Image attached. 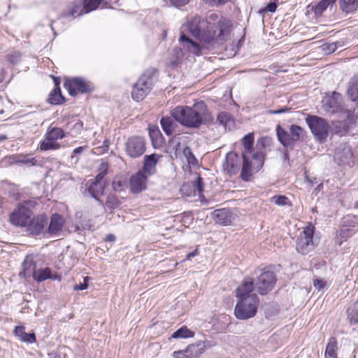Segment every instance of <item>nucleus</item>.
<instances>
[{
    "instance_id": "1",
    "label": "nucleus",
    "mask_w": 358,
    "mask_h": 358,
    "mask_svg": "<svg viewBox=\"0 0 358 358\" xmlns=\"http://www.w3.org/2000/svg\"><path fill=\"white\" fill-rule=\"evenodd\" d=\"M231 26L230 20L222 18L218 21L215 29L210 27V30L208 22L200 17L192 18L186 24L187 30L193 37L206 44H210L213 41L217 42L226 41Z\"/></svg>"
},
{
    "instance_id": "2",
    "label": "nucleus",
    "mask_w": 358,
    "mask_h": 358,
    "mask_svg": "<svg viewBox=\"0 0 358 358\" xmlns=\"http://www.w3.org/2000/svg\"><path fill=\"white\" fill-rule=\"evenodd\" d=\"M171 114L178 122L189 128H198L213 121V117L203 101L196 103L192 107L176 106L171 110Z\"/></svg>"
},
{
    "instance_id": "3",
    "label": "nucleus",
    "mask_w": 358,
    "mask_h": 358,
    "mask_svg": "<svg viewBox=\"0 0 358 358\" xmlns=\"http://www.w3.org/2000/svg\"><path fill=\"white\" fill-rule=\"evenodd\" d=\"M243 150L242 152L243 166L241 178L245 181H249L252 175L262 167L264 164V154L262 151L253 149L254 134L249 133L243 139Z\"/></svg>"
},
{
    "instance_id": "4",
    "label": "nucleus",
    "mask_w": 358,
    "mask_h": 358,
    "mask_svg": "<svg viewBox=\"0 0 358 358\" xmlns=\"http://www.w3.org/2000/svg\"><path fill=\"white\" fill-rule=\"evenodd\" d=\"M179 43L180 48L173 49L168 59L167 64L169 66L175 67L178 66L187 53L194 55H199L200 54L201 48L199 45L185 34L180 35Z\"/></svg>"
},
{
    "instance_id": "5",
    "label": "nucleus",
    "mask_w": 358,
    "mask_h": 358,
    "mask_svg": "<svg viewBox=\"0 0 358 358\" xmlns=\"http://www.w3.org/2000/svg\"><path fill=\"white\" fill-rule=\"evenodd\" d=\"M259 298L257 294H249L248 297L239 299L234 309V314L239 320L253 317L257 312Z\"/></svg>"
},
{
    "instance_id": "6",
    "label": "nucleus",
    "mask_w": 358,
    "mask_h": 358,
    "mask_svg": "<svg viewBox=\"0 0 358 358\" xmlns=\"http://www.w3.org/2000/svg\"><path fill=\"white\" fill-rule=\"evenodd\" d=\"M154 69L146 70L134 85L131 96L136 101H142L150 92L154 83Z\"/></svg>"
},
{
    "instance_id": "7",
    "label": "nucleus",
    "mask_w": 358,
    "mask_h": 358,
    "mask_svg": "<svg viewBox=\"0 0 358 358\" xmlns=\"http://www.w3.org/2000/svg\"><path fill=\"white\" fill-rule=\"evenodd\" d=\"M306 120L315 138L320 142L324 141L330 129L327 120L315 115L308 116Z\"/></svg>"
},
{
    "instance_id": "8",
    "label": "nucleus",
    "mask_w": 358,
    "mask_h": 358,
    "mask_svg": "<svg viewBox=\"0 0 358 358\" xmlns=\"http://www.w3.org/2000/svg\"><path fill=\"white\" fill-rule=\"evenodd\" d=\"M313 234L314 227L313 226L310 225L303 228L296 242V249L298 252L306 255L314 249Z\"/></svg>"
},
{
    "instance_id": "9",
    "label": "nucleus",
    "mask_w": 358,
    "mask_h": 358,
    "mask_svg": "<svg viewBox=\"0 0 358 358\" xmlns=\"http://www.w3.org/2000/svg\"><path fill=\"white\" fill-rule=\"evenodd\" d=\"M31 201L19 205L12 213L10 216V222L17 227H26L28 223L31 222L32 211L30 210L29 205Z\"/></svg>"
},
{
    "instance_id": "10",
    "label": "nucleus",
    "mask_w": 358,
    "mask_h": 358,
    "mask_svg": "<svg viewBox=\"0 0 358 358\" xmlns=\"http://www.w3.org/2000/svg\"><path fill=\"white\" fill-rule=\"evenodd\" d=\"M146 150L145 139L141 136H132L125 143V152L131 158H138L143 155Z\"/></svg>"
},
{
    "instance_id": "11",
    "label": "nucleus",
    "mask_w": 358,
    "mask_h": 358,
    "mask_svg": "<svg viewBox=\"0 0 358 358\" xmlns=\"http://www.w3.org/2000/svg\"><path fill=\"white\" fill-rule=\"evenodd\" d=\"M275 283V273L271 271H264L258 276L255 285L257 292L264 295L272 289Z\"/></svg>"
},
{
    "instance_id": "12",
    "label": "nucleus",
    "mask_w": 358,
    "mask_h": 358,
    "mask_svg": "<svg viewBox=\"0 0 358 358\" xmlns=\"http://www.w3.org/2000/svg\"><path fill=\"white\" fill-rule=\"evenodd\" d=\"M321 108L325 113L330 114L343 111L341 95L334 92L331 96H324Z\"/></svg>"
},
{
    "instance_id": "13",
    "label": "nucleus",
    "mask_w": 358,
    "mask_h": 358,
    "mask_svg": "<svg viewBox=\"0 0 358 358\" xmlns=\"http://www.w3.org/2000/svg\"><path fill=\"white\" fill-rule=\"evenodd\" d=\"M64 87L69 94L76 96L78 93H86L91 90L90 85L83 78H76L64 83Z\"/></svg>"
},
{
    "instance_id": "14",
    "label": "nucleus",
    "mask_w": 358,
    "mask_h": 358,
    "mask_svg": "<svg viewBox=\"0 0 358 358\" xmlns=\"http://www.w3.org/2000/svg\"><path fill=\"white\" fill-rule=\"evenodd\" d=\"M241 166V161L238 155L234 152L227 154L225 162L223 163L224 171L229 176L236 175Z\"/></svg>"
},
{
    "instance_id": "15",
    "label": "nucleus",
    "mask_w": 358,
    "mask_h": 358,
    "mask_svg": "<svg viewBox=\"0 0 358 358\" xmlns=\"http://www.w3.org/2000/svg\"><path fill=\"white\" fill-rule=\"evenodd\" d=\"M143 171H139L129 179L130 191L133 194H138L146 188L147 178Z\"/></svg>"
},
{
    "instance_id": "16",
    "label": "nucleus",
    "mask_w": 358,
    "mask_h": 358,
    "mask_svg": "<svg viewBox=\"0 0 358 358\" xmlns=\"http://www.w3.org/2000/svg\"><path fill=\"white\" fill-rule=\"evenodd\" d=\"M162 157V155L155 153L145 155L143 159V166L141 171L148 176L154 175L156 173V165Z\"/></svg>"
},
{
    "instance_id": "17",
    "label": "nucleus",
    "mask_w": 358,
    "mask_h": 358,
    "mask_svg": "<svg viewBox=\"0 0 358 358\" xmlns=\"http://www.w3.org/2000/svg\"><path fill=\"white\" fill-rule=\"evenodd\" d=\"M48 217L45 215H40L34 217L33 219L31 217V222L28 223L29 230L31 234L38 235L41 234L43 229L45 226L48 222Z\"/></svg>"
},
{
    "instance_id": "18",
    "label": "nucleus",
    "mask_w": 358,
    "mask_h": 358,
    "mask_svg": "<svg viewBox=\"0 0 358 358\" xmlns=\"http://www.w3.org/2000/svg\"><path fill=\"white\" fill-rule=\"evenodd\" d=\"M87 190L90 194L99 203L103 206V202L99 197L103 194L105 189V182H93L90 180L87 184Z\"/></svg>"
},
{
    "instance_id": "19",
    "label": "nucleus",
    "mask_w": 358,
    "mask_h": 358,
    "mask_svg": "<svg viewBox=\"0 0 358 358\" xmlns=\"http://www.w3.org/2000/svg\"><path fill=\"white\" fill-rule=\"evenodd\" d=\"M212 217L215 222L222 225H228L231 222L232 214L229 209L221 208L212 213Z\"/></svg>"
},
{
    "instance_id": "20",
    "label": "nucleus",
    "mask_w": 358,
    "mask_h": 358,
    "mask_svg": "<svg viewBox=\"0 0 358 358\" xmlns=\"http://www.w3.org/2000/svg\"><path fill=\"white\" fill-rule=\"evenodd\" d=\"M255 288L254 282L250 278H245L242 284L236 289V296L238 299L248 297L249 294H255L252 293Z\"/></svg>"
},
{
    "instance_id": "21",
    "label": "nucleus",
    "mask_w": 358,
    "mask_h": 358,
    "mask_svg": "<svg viewBox=\"0 0 358 358\" xmlns=\"http://www.w3.org/2000/svg\"><path fill=\"white\" fill-rule=\"evenodd\" d=\"M63 224V217L59 214H54L51 217L48 232L50 234H57L62 230Z\"/></svg>"
},
{
    "instance_id": "22",
    "label": "nucleus",
    "mask_w": 358,
    "mask_h": 358,
    "mask_svg": "<svg viewBox=\"0 0 358 358\" xmlns=\"http://www.w3.org/2000/svg\"><path fill=\"white\" fill-rule=\"evenodd\" d=\"M277 136L279 141L284 147L292 148L294 141L292 138L290 133L287 132L278 126L277 128Z\"/></svg>"
},
{
    "instance_id": "23",
    "label": "nucleus",
    "mask_w": 358,
    "mask_h": 358,
    "mask_svg": "<svg viewBox=\"0 0 358 358\" xmlns=\"http://www.w3.org/2000/svg\"><path fill=\"white\" fill-rule=\"evenodd\" d=\"M177 122L174 117L171 115V116H166L163 117L161 119L160 123L161 126L162 127V129L165 132L166 135H171L176 127V123Z\"/></svg>"
},
{
    "instance_id": "24",
    "label": "nucleus",
    "mask_w": 358,
    "mask_h": 358,
    "mask_svg": "<svg viewBox=\"0 0 358 358\" xmlns=\"http://www.w3.org/2000/svg\"><path fill=\"white\" fill-rule=\"evenodd\" d=\"M15 334L20 339L26 343H33L36 341V336L34 333L27 334L25 332L24 327H16Z\"/></svg>"
},
{
    "instance_id": "25",
    "label": "nucleus",
    "mask_w": 358,
    "mask_h": 358,
    "mask_svg": "<svg viewBox=\"0 0 358 358\" xmlns=\"http://www.w3.org/2000/svg\"><path fill=\"white\" fill-rule=\"evenodd\" d=\"M39 148L40 150L42 151H46L50 150H57L61 148V145L59 143L51 139L49 136L45 134V138L40 143Z\"/></svg>"
},
{
    "instance_id": "26",
    "label": "nucleus",
    "mask_w": 358,
    "mask_h": 358,
    "mask_svg": "<svg viewBox=\"0 0 358 358\" xmlns=\"http://www.w3.org/2000/svg\"><path fill=\"white\" fill-rule=\"evenodd\" d=\"M36 271V266L34 262L29 259H25L22 264V271L20 272V275L24 278H29L34 275Z\"/></svg>"
},
{
    "instance_id": "27",
    "label": "nucleus",
    "mask_w": 358,
    "mask_h": 358,
    "mask_svg": "<svg viewBox=\"0 0 358 358\" xmlns=\"http://www.w3.org/2000/svg\"><path fill=\"white\" fill-rule=\"evenodd\" d=\"M341 9L346 13L355 11L358 8V0H338Z\"/></svg>"
},
{
    "instance_id": "28",
    "label": "nucleus",
    "mask_w": 358,
    "mask_h": 358,
    "mask_svg": "<svg viewBox=\"0 0 358 358\" xmlns=\"http://www.w3.org/2000/svg\"><path fill=\"white\" fill-rule=\"evenodd\" d=\"M101 6V8H106L107 3L103 2L101 0H83V9L85 10V13H90L94 10H95L99 5Z\"/></svg>"
},
{
    "instance_id": "29",
    "label": "nucleus",
    "mask_w": 358,
    "mask_h": 358,
    "mask_svg": "<svg viewBox=\"0 0 358 358\" xmlns=\"http://www.w3.org/2000/svg\"><path fill=\"white\" fill-rule=\"evenodd\" d=\"M197 348L195 345H189L185 350L174 352L175 358H193L196 356Z\"/></svg>"
},
{
    "instance_id": "30",
    "label": "nucleus",
    "mask_w": 358,
    "mask_h": 358,
    "mask_svg": "<svg viewBox=\"0 0 358 358\" xmlns=\"http://www.w3.org/2000/svg\"><path fill=\"white\" fill-rule=\"evenodd\" d=\"M337 341L334 337L329 338L325 351L326 358H337Z\"/></svg>"
},
{
    "instance_id": "31",
    "label": "nucleus",
    "mask_w": 358,
    "mask_h": 358,
    "mask_svg": "<svg viewBox=\"0 0 358 358\" xmlns=\"http://www.w3.org/2000/svg\"><path fill=\"white\" fill-rule=\"evenodd\" d=\"M51 273V269L48 267L36 269L33 278L37 282H43L47 279L52 278Z\"/></svg>"
},
{
    "instance_id": "32",
    "label": "nucleus",
    "mask_w": 358,
    "mask_h": 358,
    "mask_svg": "<svg viewBox=\"0 0 358 358\" xmlns=\"http://www.w3.org/2000/svg\"><path fill=\"white\" fill-rule=\"evenodd\" d=\"M45 134L56 142L57 140L65 137V133L62 129L52 126L48 128Z\"/></svg>"
},
{
    "instance_id": "33",
    "label": "nucleus",
    "mask_w": 358,
    "mask_h": 358,
    "mask_svg": "<svg viewBox=\"0 0 358 358\" xmlns=\"http://www.w3.org/2000/svg\"><path fill=\"white\" fill-rule=\"evenodd\" d=\"M347 314L351 324H358V300L349 306Z\"/></svg>"
},
{
    "instance_id": "34",
    "label": "nucleus",
    "mask_w": 358,
    "mask_h": 358,
    "mask_svg": "<svg viewBox=\"0 0 358 358\" xmlns=\"http://www.w3.org/2000/svg\"><path fill=\"white\" fill-rule=\"evenodd\" d=\"M217 121L220 124H222L225 129L229 128L230 129L231 127L234 125V120L231 119V115L228 113H220L217 115Z\"/></svg>"
},
{
    "instance_id": "35",
    "label": "nucleus",
    "mask_w": 358,
    "mask_h": 358,
    "mask_svg": "<svg viewBox=\"0 0 358 358\" xmlns=\"http://www.w3.org/2000/svg\"><path fill=\"white\" fill-rule=\"evenodd\" d=\"M64 100L59 87H55L50 92L48 98L49 102L52 104H61Z\"/></svg>"
},
{
    "instance_id": "36",
    "label": "nucleus",
    "mask_w": 358,
    "mask_h": 358,
    "mask_svg": "<svg viewBox=\"0 0 358 358\" xmlns=\"http://www.w3.org/2000/svg\"><path fill=\"white\" fill-rule=\"evenodd\" d=\"M336 1V0H321L315 8V14L322 15L328 7L332 8Z\"/></svg>"
},
{
    "instance_id": "37",
    "label": "nucleus",
    "mask_w": 358,
    "mask_h": 358,
    "mask_svg": "<svg viewBox=\"0 0 358 358\" xmlns=\"http://www.w3.org/2000/svg\"><path fill=\"white\" fill-rule=\"evenodd\" d=\"M13 162L18 164H30L34 166L37 160L34 157H30L28 155H17L13 157Z\"/></svg>"
},
{
    "instance_id": "38",
    "label": "nucleus",
    "mask_w": 358,
    "mask_h": 358,
    "mask_svg": "<svg viewBox=\"0 0 358 358\" xmlns=\"http://www.w3.org/2000/svg\"><path fill=\"white\" fill-rule=\"evenodd\" d=\"M85 12L83 9V6H82L80 3H75L71 10L68 12H65L62 14L63 17L72 16L76 17L82 15Z\"/></svg>"
},
{
    "instance_id": "39",
    "label": "nucleus",
    "mask_w": 358,
    "mask_h": 358,
    "mask_svg": "<svg viewBox=\"0 0 358 358\" xmlns=\"http://www.w3.org/2000/svg\"><path fill=\"white\" fill-rule=\"evenodd\" d=\"M194 335V332L187 329L186 327H182L178 329L176 331H175L172 337L177 338H192Z\"/></svg>"
},
{
    "instance_id": "40",
    "label": "nucleus",
    "mask_w": 358,
    "mask_h": 358,
    "mask_svg": "<svg viewBox=\"0 0 358 358\" xmlns=\"http://www.w3.org/2000/svg\"><path fill=\"white\" fill-rule=\"evenodd\" d=\"M290 134L294 141H297L301 139L303 134V129L297 125H292L290 127Z\"/></svg>"
},
{
    "instance_id": "41",
    "label": "nucleus",
    "mask_w": 358,
    "mask_h": 358,
    "mask_svg": "<svg viewBox=\"0 0 358 358\" xmlns=\"http://www.w3.org/2000/svg\"><path fill=\"white\" fill-rule=\"evenodd\" d=\"M348 95L352 101H358V82L353 81L348 90Z\"/></svg>"
},
{
    "instance_id": "42",
    "label": "nucleus",
    "mask_w": 358,
    "mask_h": 358,
    "mask_svg": "<svg viewBox=\"0 0 358 358\" xmlns=\"http://www.w3.org/2000/svg\"><path fill=\"white\" fill-rule=\"evenodd\" d=\"M271 201L278 206H291L289 199L283 195L274 196L271 198Z\"/></svg>"
},
{
    "instance_id": "43",
    "label": "nucleus",
    "mask_w": 358,
    "mask_h": 358,
    "mask_svg": "<svg viewBox=\"0 0 358 358\" xmlns=\"http://www.w3.org/2000/svg\"><path fill=\"white\" fill-rule=\"evenodd\" d=\"M149 135L153 143H158L162 137V134L158 128L156 127H150L149 128Z\"/></svg>"
},
{
    "instance_id": "44",
    "label": "nucleus",
    "mask_w": 358,
    "mask_h": 358,
    "mask_svg": "<svg viewBox=\"0 0 358 358\" xmlns=\"http://www.w3.org/2000/svg\"><path fill=\"white\" fill-rule=\"evenodd\" d=\"M105 205L108 209H115L119 206L120 202L115 196L110 194L107 197Z\"/></svg>"
},
{
    "instance_id": "45",
    "label": "nucleus",
    "mask_w": 358,
    "mask_h": 358,
    "mask_svg": "<svg viewBox=\"0 0 358 358\" xmlns=\"http://www.w3.org/2000/svg\"><path fill=\"white\" fill-rule=\"evenodd\" d=\"M355 231L353 229L343 226L339 231L338 237L346 240L349 237H351L355 234Z\"/></svg>"
},
{
    "instance_id": "46",
    "label": "nucleus",
    "mask_w": 358,
    "mask_h": 358,
    "mask_svg": "<svg viewBox=\"0 0 358 358\" xmlns=\"http://www.w3.org/2000/svg\"><path fill=\"white\" fill-rule=\"evenodd\" d=\"M101 169L103 170V171L101 172L100 173H99L94 180H92V181L104 182L103 178H104L105 175L106 174L108 165L106 164L102 163L101 164Z\"/></svg>"
},
{
    "instance_id": "47",
    "label": "nucleus",
    "mask_w": 358,
    "mask_h": 358,
    "mask_svg": "<svg viewBox=\"0 0 358 358\" xmlns=\"http://www.w3.org/2000/svg\"><path fill=\"white\" fill-rule=\"evenodd\" d=\"M194 187L195 190H196L199 194L203 192V181L200 176L196 177L195 181L194 182Z\"/></svg>"
},
{
    "instance_id": "48",
    "label": "nucleus",
    "mask_w": 358,
    "mask_h": 358,
    "mask_svg": "<svg viewBox=\"0 0 358 358\" xmlns=\"http://www.w3.org/2000/svg\"><path fill=\"white\" fill-rule=\"evenodd\" d=\"M203 2L206 3V4H208L210 6H221V5H224L226 3L228 2L229 0H203Z\"/></svg>"
},
{
    "instance_id": "49",
    "label": "nucleus",
    "mask_w": 358,
    "mask_h": 358,
    "mask_svg": "<svg viewBox=\"0 0 358 358\" xmlns=\"http://www.w3.org/2000/svg\"><path fill=\"white\" fill-rule=\"evenodd\" d=\"M314 286L318 290H320L326 286V281L322 279H315L313 281Z\"/></svg>"
},
{
    "instance_id": "50",
    "label": "nucleus",
    "mask_w": 358,
    "mask_h": 358,
    "mask_svg": "<svg viewBox=\"0 0 358 358\" xmlns=\"http://www.w3.org/2000/svg\"><path fill=\"white\" fill-rule=\"evenodd\" d=\"M324 47L323 50H326L327 53L334 52L337 48L336 43H335L324 45Z\"/></svg>"
},
{
    "instance_id": "51",
    "label": "nucleus",
    "mask_w": 358,
    "mask_h": 358,
    "mask_svg": "<svg viewBox=\"0 0 358 358\" xmlns=\"http://www.w3.org/2000/svg\"><path fill=\"white\" fill-rule=\"evenodd\" d=\"M190 0H170L171 4L176 7H180L187 4Z\"/></svg>"
},
{
    "instance_id": "52",
    "label": "nucleus",
    "mask_w": 358,
    "mask_h": 358,
    "mask_svg": "<svg viewBox=\"0 0 358 358\" xmlns=\"http://www.w3.org/2000/svg\"><path fill=\"white\" fill-rule=\"evenodd\" d=\"M86 148L87 146H80L74 149L72 152V155L71 156V159H73L76 155H80L81 153H83Z\"/></svg>"
},
{
    "instance_id": "53",
    "label": "nucleus",
    "mask_w": 358,
    "mask_h": 358,
    "mask_svg": "<svg viewBox=\"0 0 358 358\" xmlns=\"http://www.w3.org/2000/svg\"><path fill=\"white\" fill-rule=\"evenodd\" d=\"M271 143V138L268 137L262 138L259 140L257 147H258L259 144H261L262 148L266 147V145H268Z\"/></svg>"
},
{
    "instance_id": "54",
    "label": "nucleus",
    "mask_w": 358,
    "mask_h": 358,
    "mask_svg": "<svg viewBox=\"0 0 358 358\" xmlns=\"http://www.w3.org/2000/svg\"><path fill=\"white\" fill-rule=\"evenodd\" d=\"M277 8V4L275 2L269 3L266 7L265 10L268 12L273 13Z\"/></svg>"
},
{
    "instance_id": "55",
    "label": "nucleus",
    "mask_w": 358,
    "mask_h": 358,
    "mask_svg": "<svg viewBox=\"0 0 358 358\" xmlns=\"http://www.w3.org/2000/svg\"><path fill=\"white\" fill-rule=\"evenodd\" d=\"M113 186L115 191L120 192L122 190V182L120 180H114L113 182Z\"/></svg>"
},
{
    "instance_id": "56",
    "label": "nucleus",
    "mask_w": 358,
    "mask_h": 358,
    "mask_svg": "<svg viewBox=\"0 0 358 358\" xmlns=\"http://www.w3.org/2000/svg\"><path fill=\"white\" fill-rule=\"evenodd\" d=\"M88 285L85 282L76 285L74 287L75 290H84L87 288Z\"/></svg>"
},
{
    "instance_id": "57",
    "label": "nucleus",
    "mask_w": 358,
    "mask_h": 358,
    "mask_svg": "<svg viewBox=\"0 0 358 358\" xmlns=\"http://www.w3.org/2000/svg\"><path fill=\"white\" fill-rule=\"evenodd\" d=\"M337 124H338V126H337V125H336V124H335V127H336V128H337V127H338H338H339V128H341V127H342L343 128V130H341V129H336V130L335 131V133H336V134H339V135H341V136H342V135H343V131H345L343 124L342 122H337Z\"/></svg>"
},
{
    "instance_id": "58",
    "label": "nucleus",
    "mask_w": 358,
    "mask_h": 358,
    "mask_svg": "<svg viewBox=\"0 0 358 358\" xmlns=\"http://www.w3.org/2000/svg\"><path fill=\"white\" fill-rule=\"evenodd\" d=\"M197 255V250H194L193 252L189 253L185 259H190L192 257H195Z\"/></svg>"
},
{
    "instance_id": "59",
    "label": "nucleus",
    "mask_w": 358,
    "mask_h": 358,
    "mask_svg": "<svg viewBox=\"0 0 358 358\" xmlns=\"http://www.w3.org/2000/svg\"><path fill=\"white\" fill-rule=\"evenodd\" d=\"M106 241H114L115 240V236L113 234H108L106 237Z\"/></svg>"
},
{
    "instance_id": "60",
    "label": "nucleus",
    "mask_w": 358,
    "mask_h": 358,
    "mask_svg": "<svg viewBox=\"0 0 358 358\" xmlns=\"http://www.w3.org/2000/svg\"><path fill=\"white\" fill-rule=\"evenodd\" d=\"M286 110L287 109L282 108V109L278 110L271 111L270 113H273V114H280V113L285 112Z\"/></svg>"
},
{
    "instance_id": "61",
    "label": "nucleus",
    "mask_w": 358,
    "mask_h": 358,
    "mask_svg": "<svg viewBox=\"0 0 358 358\" xmlns=\"http://www.w3.org/2000/svg\"><path fill=\"white\" fill-rule=\"evenodd\" d=\"M53 79H54L55 87H59V83H60L59 79L57 78H55V77H53Z\"/></svg>"
},
{
    "instance_id": "62",
    "label": "nucleus",
    "mask_w": 358,
    "mask_h": 358,
    "mask_svg": "<svg viewBox=\"0 0 358 358\" xmlns=\"http://www.w3.org/2000/svg\"><path fill=\"white\" fill-rule=\"evenodd\" d=\"M51 279H53V280H61V277L59 275H52V278Z\"/></svg>"
},
{
    "instance_id": "63",
    "label": "nucleus",
    "mask_w": 358,
    "mask_h": 358,
    "mask_svg": "<svg viewBox=\"0 0 358 358\" xmlns=\"http://www.w3.org/2000/svg\"><path fill=\"white\" fill-rule=\"evenodd\" d=\"M6 138V136L0 135V142Z\"/></svg>"
},
{
    "instance_id": "64",
    "label": "nucleus",
    "mask_w": 358,
    "mask_h": 358,
    "mask_svg": "<svg viewBox=\"0 0 358 358\" xmlns=\"http://www.w3.org/2000/svg\"><path fill=\"white\" fill-rule=\"evenodd\" d=\"M105 147H106V148H108V144H105Z\"/></svg>"
}]
</instances>
